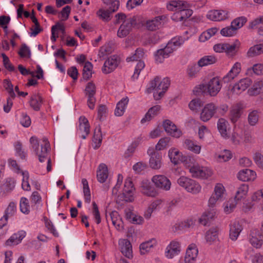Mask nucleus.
<instances>
[{
  "label": "nucleus",
  "mask_w": 263,
  "mask_h": 263,
  "mask_svg": "<svg viewBox=\"0 0 263 263\" xmlns=\"http://www.w3.org/2000/svg\"><path fill=\"white\" fill-rule=\"evenodd\" d=\"M163 126L165 131L173 137L178 138L182 135L181 131L177 128L176 125L170 120L163 121Z\"/></svg>",
  "instance_id": "ddd939ff"
},
{
  "label": "nucleus",
  "mask_w": 263,
  "mask_h": 263,
  "mask_svg": "<svg viewBox=\"0 0 263 263\" xmlns=\"http://www.w3.org/2000/svg\"><path fill=\"white\" fill-rule=\"evenodd\" d=\"M258 112L256 110L250 112L248 117V122L251 126H254L258 122Z\"/></svg>",
  "instance_id": "8fccbe9b"
},
{
  "label": "nucleus",
  "mask_w": 263,
  "mask_h": 263,
  "mask_svg": "<svg viewBox=\"0 0 263 263\" xmlns=\"http://www.w3.org/2000/svg\"><path fill=\"white\" fill-rule=\"evenodd\" d=\"M92 67V64L90 62H85L83 70V78L84 80L87 81L91 77Z\"/></svg>",
  "instance_id": "a18cd8bd"
},
{
  "label": "nucleus",
  "mask_w": 263,
  "mask_h": 263,
  "mask_svg": "<svg viewBox=\"0 0 263 263\" xmlns=\"http://www.w3.org/2000/svg\"><path fill=\"white\" fill-rule=\"evenodd\" d=\"M108 176V171L107 166L104 163L100 164L97 171V180L100 183H104Z\"/></svg>",
  "instance_id": "a878e982"
},
{
  "label": "nucleus",
  "mask_w": 263,
  "mask_h": 263,
  "mask_svg": "<svg viewBox=\"0 0 263 263\" xmlns=\"http://www.w3.org/2000/svg\"><path fill=\"white\" fill-rule=\"evenodd\" d=\"M171 138L170 137H164L159 140L158 143L155 146L156 151H161L165 148L168 145Z\"/></svg>",
  "instance_id": "603ef678"
},
{
  "label": "nucleus",
  "mask_w": 263,
  "mask_h": 263,
  "mask_svg": "<svg viewBox=\"0 0 263 263\" xmlns=\"http://www.w3.org/2000/svg\"><path fill=\"white\" fill-rule=\"evenodd\" d=\"M229 125L228 122L223 118H220L217 122V128L222 137L224 138H228L227 127Z\"/></svg>",
  "instance_id": "cd10ccee"
},
{
  "label": "nucleus",
  "mask_w": 263,
  "mask_h": 263,
  "mask_svg": "<svg viewBox=\"0 0 263 263\" xmlns=\"http://www.w3.org/2000/svg\"><path fill=\"white\" fill-rule=\"evenodd\" d=\"M43 142L44 145H40L39 141L36 137L32 136L30 139V142L32 144V147L36 155L38 156L39 160L41 162L45 161L47 158L48 153L50 149V143L48 139L46 137L43 138Z\"/></svg>",
  "instance_id": "20e7f679"
},
{
  "label": "nucleus",
  "mask_w": 263,
  "mask_h": 263,
  "mask_svg": "<svg viewBox=\"0 0 263 263\" xmlns=\"http://www.w3.org/2000/svg\"><path fill=\"white\" fill-rule=\"evenodd\" d=\"M217 58L213 55H206L201 58L198 61L199 66L203 67L213 64L217 62Z\"/></svg>",
  "instance_id": "79ce46f5"
},
{
  "label": "nucleus",
  "mask_w": 263,
  "mask_h": 263,
  "mask_svg": "<svg viewBox=\"0 0 263 263\" xmlns=\"http://www.w3.org/2000/svg\"><path fill=\"white\" fill-rule=\"evenodd\" d=\"M26 232L21 231L13 234L5 242L6 246L16 245L18 244L25 236Z\"/></svg>",
  "instance_id": "b1692460"
},
{
  "label": "nucleus",
  "mask_w": 263,
  "mask_h": 263,
  "mask_svg": "<svg viewBox=\"0 0 263 263\" xmlns=\"http://www.w3.org/2000/svg\"><path fill=\"white\" fill-rule=\"evenodd\" d=\"M221 85L217 78H214L211 79L208 84H200L196 86L194 89V92L196 95H199L200 93H208L212 97L217 95L220 91Z\"/></svg>",
  "instance_id": "7ed1b4c3"
},
{
  "label": "nucleus",
  "mask_w": 263,
  "mask_h": 263,
  "mask_svg": "<svg viewBox=\"0 0 263 263\" xmlns=\"http://www.w3.org/2000/svg\"><path fill=\"white\" fill-rule=\"evenodd\" d=\"M237 177L239 180L242 181L254 180L256 177V173L251 170L245 169L238 173Z\"/></svg>",
  "instance_id": "4be33fe9"
},
{
  "label": "nucleus",
  "mask_w": 263,
  "mask_h": 263,
  "mask_svg": "<svg viewBox=\"0 0 263 263\" xmlns=\"http://www.w3.org/2000/svg\"><path fill=\"white\" fill-rule=\"evenodd\" d=\"M102 140V138L101 127L99 126L95 129L93 136L92 141L95 143H96L95 146L93 147L95 149H97L100 146Z\"/></svg>",
  "instance_id": "58836bf2"
},
{
  "label": "nucleus",
  "mask_w": 263,
  "mask_h": 263,
  "mask_svg": "<svg viewBox=\"0 0 263 263\" xmlns=\"http://www.w3.org/2000/svg\"><path fill=\"white\" fill-rule=\"evenodd\" d=\"M128 102V99L127 97L123 98L120 101H119L116 106L115 115L116 116H121L123 115L125 107Z\"/></svg>",
  "instance_id": "7c9ffc66"
},
{
  "label": "nucleus",
  "mask_w": 263,
  "mask_h": 263,
  "mask_svg": "<svg viewBox=\"0 0 263 263\" xmlns=\"http://www.w3.org/2000/svg\"><path fill=\"white\" fill-rule=\"evenodd\" d=\"M252 80L248 78L240 80L236 83L232 89V91L236 94H239L247 89L252 84Z\"/></svg>",
  "instance_id": "2eb2a0df"
},
{
  "label": "nucleus",
  "mask_w": 263,
  "mask_h": 263,
  "mask_svg": "<svg viewBox=\"0 0 263 263\" xmlns=\"http://www.w3.org/2000/svg\"><path fill=\"white\" fill-rule=\"evenodd\" d=\"M180 154L179 151L175 148H172L168 151V157L171 162L175 165L178 164L180 161H182L180 159Z\"/></svg>",
  "instance_id": "37998d69"
},
{
  "label": "nucleus",
  "mask_w": 263,
  "mask_h": 263,
  "mask_svg": "<svg viewBox=\"0 0 263 263\" xmlns=\"http://www.w3.org/2000/svg\"><path fill=\"white\" fill-rule=\"evenodd\" d=\"M240 64L238 63H236L234 65L229 73H228L227 75L223 77L222 81L225 83H229L235 77H236L237 74L240 72Z\"/></svg>",
  "instance_id": "5701e85b"
},
{
  "label": "nucleus",
  "mask_w": 263,
  "mask_h": 263,
  "mask_svg": "<svg viewBox=\"0 0 263 263\" xmlns=\"http://www.w3.org/2000/svg\"><path fill=\"white\" fill-rule=\"evenodd\" d=\"M237 43H234L232 45L226 43L224 52L230 55H233L236 52V49L238 48L239 43L236 41Z\"/></svg>",
  "instance_id": "de8ad7c7"
},
{
  "label": "nucleus",
  "mask_w": 263,
  "mask_h": 263,
  "mask_svg": "<svg viewBox=\"0 0 263 263\" xmlns=\"http://www.w3.org/2000/svg\"><path fill=\"white\" fill-rule=\"evenodd\" d=\"M255 27L257 29V32L259 35L263 36V16L259 18H256L249 25L250 28H254Z\"/></svg>",
  "instance_id": "4c0bfd02"
},
{
  "label": "nucleus",
  "mask_w": 263,
  "mask_h": 263,
  "mask_svg": "<svg viewBox=\"0 0 263 263\" xmlns=\"http://www.w3.org/2000/svg\"><path fill=\"white\" fill-rule=\"evenodd\" d=\"M184 146L186 148L196 154H199L200 152V146L196 144L194 141L190 139L184 140Z\"/></svg>",
  "instance_id": "ea45409f"
},
{
  "label": "nucleus",
  "mask_w": 263,
  "mask_h": 263,
  "mask_svg": "<svg viewBox=\"0 0 263 263\" xmlns=\"http://www.w3.org/2000/svg\"><path fill=\"white\" fill-rule=\"evenodd\" d=\"M2 57L3 59V64L6 69L9 71H14V67L10 63L8 57L4 53H2Z\"/></svg>",
  "instance_id": "e2e57ef3"
},
{
  "label": "nucleus",
  "mask_w": 263,
  "mask_h": 263,
  "mask_svg": "<svg viewBox=\"0 0 263 263\" xmlns=\"http://www.w3.org/2000/svg\"><path fill=\"white\" fill-rule=\"evenodd\" d=\"M253 160L256 164L263 170V155L259 152H256L253 155Z\"/></svg>",
  "instance_id": "0e129e2a"
},
{
  "label": "nucleus",
  "mask_w": 263,
  "mask_h": 263,
  "mask_svg": "<svg viewBox=\"0 0 263 263\" xmlns=\"http://www.w3.org/2000/svg\"><path fill=\"white\" fill-rule=\"evenodd\" d=\"M208 19L213 21H220L228 18V12L224 10H212L206 15Z\"/></svg>",
  "instance_id": "f3484780"
},
{
  "label": "nucleus",
  "mask_w": 263,
  "mask_h": 263,
  "mask_svg": "<svg viewBox=\"0 0 263 263\" xmlns=\"http://www.w3.org/2000/svg\"><path fill=\"white\" fill-rule=\"evenodd\" d=\"M177 183L187 192L193 194H197L201 191V187L197 182L185 176L180 177L177 180Z\"/></svg>",
  "instance_id": "39448f33"
},
{
  "label": "nucleus",
  "mask_w": 263,
  "mask_h": 263,
  "mask_svg": "<svg viewBox=\"0 0 263 263\" xmlns=\"http://www.w3.org/2000/svg\"><path fill=\"white\" fill-rule=\"evenodd\" d=\"M18 54L22 58L27 57V58H30L31 57V51L29 48L25 44H23L20 50L18 52Z\"/></svg>",
  "instance_id": "bf43d9fd"
},
{
  "label": "nucleus",
  "mask_w": 263,
  "mask_h": 263,
  "mask_svg": "<svg viewBox=\"0 0 263 263\" xmlns=\"http://www.w3.org/2000/svg\"><path fill=\"white\" fill-rule=\"evenodd\" d=\"M20 208L21 211L24 214H28L30 212V205L28 199L25 197H22L20 200Z\"/></svg>",
  "instance_id": "864d4df0"
},
{
  "label": "nucleus",
  "mask_w": 263,
  "mask_h": 263,
  "mask_svg": "<svg viewBox=\"0 0 263 263\" xmlns=\"http://www.w3.org/2000/svg\"><path fill=\"white\" fill-rule=\"evenodd\" d=\"M141 192L145 195L149 197H155L158 192L155 188L148 181H143L141 185Z\"/></svg>",
  "instance_id": "aec40b11"
},
{
  "label": "nucleus",
  "mask_w": 263,
  "mask_h": 263,
  "mask_svg": "<svg viewBox=\"0 0 263 263\" xmlns=\"http://www.w3.org/2000/svg\"><path fill=\"white\" fill-rule=\"evenodd\" d=\"M242 230L241 226L238 222H234L230 225V237L232 240L237 239Z\"/></svg>",
  "instance_id": "c85d7f7f"
},
{
  "label": "nucleus",
  "mask_w": 263,
  "mask_h": 263,
  "mask_svg": "<svg viewBox=\"0 0 263 263\" xmlns=\"http://www.w3.org/2000/svg\"><path fill=\"white\" fill-rule=\"evenodd\" d=\"M147 154L150 156V167L153 169H159L162 164V156L161 153L156 151L154 147H149L147 150Z\"/></svg>",
  "instance_id": "6e6552de"
},
{
  "label": "nucleus",
  "mask_w": 263,
  "mask_h": 263,
  "mask_svg": "<svg viewBox=\"0 0 263 263\" xmlns=\"http://www.w3.org/2000/svg\"><path fill=\"white\" fill-rule=\"evenodd\" d=\"M201 66L198 64H194L191 66L188 69V74L190 77H195V75L199 71Z\"/></svg>",
  "instance_id": "774afa93"
},
{
  "label": "nucleus",
  "mask_w": 263,
  "mask_h": 263,
  "mask_svg": "<svg viewBox=\"0 0 263 263\" xmlns=\"http://www.w3.org/2000/svg\"><path fill=\"white\" fill-rule=\"evenodd\" d=\"M180 243L176 241H172L170 244L167 247L165 251V256L169 259H172L180 252Z\"/></svg>",
  "instance_id": "a211bd4d"
},
{
  "label": "nucleus",
  "mask_w": 263,
  "mask_h": 263,
  "mask_svg": "<svg viewBox=\"0 0 263 263\" xmlns=\"http://www.w3.org/2000/svg\"><path fill=\"white\" fill-rule=\"evenodd\" d=\"M241 115V108L238 105L233 107L229 114V119L233 123H236Z\"/></svg>",
  "instance_id": "473e14b6"
},
{
  "label": "nucleus",
  "mask_w": 263,
  "mask_h": 263,
  "mask_svg": "<svg viewBox=\"0 0 263 263\" xmlns=\"http://www.w3.org/2000/svg\"><path fill=\"white\" fill-rule=\"evenodd\" d=\"M118 64V57L117 55H111L105 62L102 70L104 73H110L116 69Z\"/></svg>",
  "instance_id": "4468645a"
},
{
  "label": "nucleus",
  "mask_w": 263,
  "mask_h": 263,
  "mask_svg": "<svg viewBox=\"0 0 263 263\" xmlns=\"http://www.w3.org/2000/svg\"><path fill=\"white\" fill-rule=\"evenodd\" d=\"M263 87V81H257L254 83L252 87L248 90L250 96H256L260 93L261 89Z\"/></svg>",
  "instance_id": "a19ab883"
},
{
  "label": "nucleus",
  "mask_w": 263,
  "mask_h": 263,
  "mask_svg": "<svg viewBox=\"0 0 263 263\" xmlns=\"http://www.w3.org/2000/svg\"><path fill=\"white\" fill-rule=\"evenodd\" d=\"M263 53V44L255 45L250 47L247 52V56L252 58Z\"/></svg>",
  "instance_id": "72a5a7b5"
},
{
  "label": "nucleus",
  "mask_w": 263,
  "mask_h": 263,
  "mask_svg": "<svg viewBox=\"0 0 263 263\" xmlns=\"http://www.w3.org/2000/svg\"><path fill=\"white\" fill-rule=\"evenodd\" d=\"M198 252V250L195 246H189L184 257L185 263H192L197 257Z\"/></svg>",
  "instance_id": "393cba45"
},
{
  "label": "nucleus",
  "mask_w": 263,
  "mask_h": 263,
  "mask_svg": "<svg viewBox=\"0 0 263 263\" xmlns=\"http://www.w3.org/2000/svg\"><path fill=\"white\" fill-rule=\"evenodd\" d=\"M205 239L209 244H212L218 239L217 228H212L206 232Z\"/></svg>",
  "instance_id": "c9c22d12"
},
{
  "label": "nucleus",
  "mask_w": 263,
  "mask_h": 263,
  "mask_svg": "<svg viewBox=\"0 0 263 263\" xmlns=\"http://www.w3.org/2000/svg\"><path fill=\"white\" fill-rule=\"evenodd\" d=\"M190 5L185 1H173L167 5V8L170 11H178L172 16L175 21H185L193 14V11L189 9Z\"/></svg>",
  "instance_id": "f257e3e1"
},
{
  "label": "nucleus",
  "mask_w": 263,
  "mask_h": 263,
  "mask_svg": "<svg viewBox=\"0 0 263 263\" xmlns=\"http://www.w3.org/2000/svg\"><path fill=\"white\" fill-rule=\"evenodd\" d=\"M96 92V86L92 82L87 83L85 89V93L86 96L87 97V105L89 108L93 109L95 108V105L96 99L95 95Z\"/></svg>",
  "instance_id": "1a4fd4ad"
},
{
  "label": "nucleus",
  "mask_w": 263,
  "mask_h": 263,
  "mask_svg": "<svg viewBox=\"0 0 263 263\" xmlns=\"http://www.w3.org/2000/svg\"><path fill=\"white\" fill-rule=\"evenodd\" d=\"M144 63L143 61L139 60L135 67L134 73L132 76V79L133 81L138 78L141 70L144 68Z\"/></svg>",
  "instance_id": "6e6d98bb"
},
{
  "label": "nucleus",
  "mask_w": 263,
  "mask_h": 263,
  "mask_svg": "<svg viewBox=\"0 0 263 263\" xmlns=\"http://www.w3.org/2000/svg\"><path fill=\"white\" fill-rule=\"evenodd\" d=\"M15 182L12 178H8L6 183L3 185L4 190L6 192L12 191L15 186Z\"/></svg>",
  "instance_id": "680f3d73"
},
{
  "label": "nucleus",
  "mask_w": 263,
  "mask_h": 263,
  "mask_svg": "<svg viewBox=\"0 0 263 263\" xmlns=\"http://www.w3.org/2000/svg\"><path fill=\"white\" fill-rule=\"evenodd\" d=\"M170 53V51L166 50L165 47L158 50L155 53V60L156 62L158 63H162L164 59L168 57Z\"/></svg>",
  "instance_id": "e433bc0d"
},
{
  "label": "nucleus",
  "mask_w": 263,
  "mask_h": 263,
  "mask_svg": "<svg viewBox=\"0 0 263 263\" xmlns=\"http://www.w3.org/2000/svg\"><path fill=\"white\" fill-rule=\"evenodd\" d=\"M248 189L249 187L247 184H242L241 185L236 192L235 200L238 201L245 198L248 192Z\"/></svg>",
  "instance_id": "c03bdc74"
},
{
  "label": "nucleus",
  "mask_w": 263,
  "mask_h": 263,
  "mask_svg": "<svg viewBox=\"0 0 263 263\" xmlns=\"http://www.w3.org/2000/svg\"><path fill=\"white\" fill-rule=\"evenodd\" d=\"M111 14L112 13L109 11L108 9H100L97 12V15L100 17V19L105 22H108L111 20Z\"/></svg>",
  "instance_id": "49530a36"
},
{
  "label": "nucleus",
  "mask_w": 263,
  "mask_h": 263,
  "mask_svg": "<svg viewBox=\"0 0 263 263\" xmlns=\"http://www.w3.org/2000/svg\"><path fill=\"white\" fill-rule=\"evenodd\" d=\"M106 220L108 221L109 218L112 224L118 230H120L123 228V222L121 218H120L119 213L116 211H112L109 213V216L106 215Z\"/></svg>",
  "instance_id": "412c9836"
},
{
  "label": "nucleus",
  "mask_w": 263,
  "mask_h": 263,
  "mask_svg": "<svg viewBox=\"0 0 263 263\" xmlns=\"http://www.w3.org/2000/svg\"><path fill=\"white\" fill-rule=\"evenodd\" d=\"M250 241L252 246L256 248H259L263 243V235L257 229H253L250 234Z\"/></svg>",
  "instance_id": "dca6fc26"
},
{
  "label": "nucleus",
  "mask_w": 263,
  "mask_h": 263,
  "mask_svg": "<svg viewBox=\"0 0 263 263\" xmlns=\"http://www.w3.org/2000/svg\"><path fill=\"white\" fill-rule=\"evenodd\" d=\"M247 22V18L244 16L238 17L234 19L231 22L232 27L236 29V31L238 29L241 28Z\"/></svg>",
  "instance_id": "09e8293b"
},
{
  "label": "nucleus",
  "mask_w": 263,
  "mask_h": 263,
  "mask_svg": "<svg viewBox=\"0 0 263 263\" xmlns=\"http://www.w3.org/2000/svg\"><path fill=\"white\" fill-rule=\"evenodd\" d=\"M16 209V208L15 203L13 202H10L9 205L5 210L4 217H5L6 219H8L9 217L12 216L14 214Z\"/></svg>",
  "instance_id": "5fc2aeb1"
},
{
  "label": "nucleus",
  "mask_w": 263,
  "mask_h": 263,
  "mask_svg": "<svg viewBox=\"0 0 263 263\" xmlns=\"http://www.w3.org/2000/svg\"><path fill=\"white\" fill-rule=\"evenodd\" d=\"M152 181L155 185L159 189L164 191H168L171 188V182L170 180L164 175H155L153 177Z\"/></svg>",
  "instance_id": "9d476101"
},
{
  "label": "nucleus",
  "mask_w": 263,
  "mask_h": 263,
  "mask_svg": "<svg viewBox=\"0 0 263 263\" xmlns=\"http://www.w3.org/2000/svg\"><path fill=\"white\" fill-rule=\"evenodd\" d=\"M119 244L123 255L128 258H132L133 257V251L130 241L127 239H120Z\"/></svg>",
  "instance_id": "6ab92c4d"
},
{
  "label": "nucleus",
  "mask_w": 263,
  "mask_h": 263,
  "mask_svg": "<svg viewBox=\"0 0 263 263\" xmlns=\"http://www.w3.org/2000/svg\"><path fill=\"white\" fill-rule=\"evenodd\" d=\"M224 191V187L221 184H217L214 189V193L213 194L216 196V198H218L219 200L221 199L223 196Z\"/></svg>",
  "instance_id": "338daca9"
},
{
  "label": "nucleus",
  "mask_w": 263,
  "mask_h": 263,
  "mask_svg": "<svg viewBox=\"0 0 263 263\" xmlns=\"http://www.w3.org/2000/svg\"><path fill=\"white\" fill-rule=\"evenodd\" d=\"M137 24V18L135 16L127 19L120 26L117 32L118 36L121 38L126 36Z\"/></svg>",
  "instance_id": "423d86ee"
},
{
  "label": "nucleus",
  "mask_w": 263,
  "mask_h": 263,
  "mask_svg": "<svg viewBox=\"0 0 263 263\" xmlns=\"http://www.w3.org/2000/svg\"><path fill=\"white\" fill-rule=\"evenodd\" d=\"M160 107L159 105H155L150 108L144 117L142 119L141 122L144 123L147 121H150L154 116L157 115L158 111L160 109Z\"/></svg>",
  "instance_id": "f704fd0d"
},
{
  "label": "nucleus",
  "mask_w": 263,
  "mask_h": 263,
  "mask_svg": "<svg viewBox=\"0 0 263 263\" xmlns=\"http://www.w3.org/2000/svg\"><path fill=\"white\" fill-rule=\"evenodd\" d=\"M184 41L181 37H178L177 39L174 38L172 39L166 46L165 47L166 50L170 51V53H172L174 50H176L179 47H180Z\"/></svg>",
  "instance_id": "2f4dec72"
},
{
  "label": "nucleus",
  "mask_w": 263,
  "mask_h": 263,
  "mask_svg": "<svg viewBox=\"0 0 263 263\" xmlns=\"http://www.w3.org/2000/svg\"><path fill=\"white\" fill-rule=\"evenodd\" d=\"M22 175H23V179L22 184V187L23 189L25 191H30L31 188L28 182L29 174L28 173H25L22 172Z\"/></svg>",
  "instance_id": "69168bd1"
},
{
  "label": "nucleus",
  "mask_w": 263,
  "mask_h": 263,
  "mask_svg": "<svg viewBox=\"0 0 263 263\" xmlns=\"http://www.w3.org/2000/svg\"><path fill=\"white\" fill-rule=\"evenodd\" d=\"M215 214L216 212L213 209L205 212L199 219V222L203 226L208 225L209 222L214 218Z\"/></svg>",
  "instance_id": "c756f323"
},
{
  "label": "nucleus",
  "mask_w": 263,
  "mask_h": 263,
  "mask_svg": "<svg viewBox=\"0 0 263 263\" xmlns=\"http://www.w3.org/2000/svg\"><path fill=\"white\" fill-rule=\"evenodd\" d=\"M189 172L192 174V176L195 178H200L206 179L212 176V171L206 167H203L198 165H193L189 167Z\"/></svg>",
  "instance_id": "0eeeda50"
},
{
  "label": "nucleus",
  "mask_w": 263,
  "mask_h": 263,
  "mask_svg": "<svg viewBox=\"0 0 263 263\" xmlns=\"http://www.w3.org/2000/svg\"><path fill=\"white\" fill-rule=\"evenodd\" d=\"M220 33L224 36H232L236 34V29L232 27L231 25L230 26L222 28L220 31Z\"/></svg>",
  "instance_id": "3c124183"
},
{
  "label": "nucleus",
  "mask_w": 263,
  "mask_h": 263,
  "mask_svg": "<svg viewBox=\"0 0 263 263\" xmlns=\"http://www.w3.org/2000/svg\"><path fill=\"white\" fill-rule=\"evenodd\" d=\"M216 105L213 103L206 104L200 113V119L203 122L210 120L216 114Z\"/></svg>",
  "instance_id": "9b49d317"
},
{
  "label": "nucleus",
  "mask_w": 263,
  "mask_h": 263,
  "mask_svg": "<svg viewBox=\"0 0 263 263\" xmlns=\"http://www.w3.org/2000/svg\"><path fill=\"white\" fill-rule=\"evenodd\" d=\"M135 190L132 179L130 178L125 181L123 191V200L126 202H132L134 200L133 191Z\"/></svg>",
  "instance_id": "f8f14e48"
},
{
  "label": "nucleus",
  "mask_w": 263,
  "mask_h": 263,
  "mask_svg": "<svg viewBox=\"0 0 263 263\" xmlns=\"http://www.w3.org/2000/svg\"><path fill=\"white\" fill-rule=\"evenodd\" d=\"M160 25V22L158 19L152 20L147 21L146 27L148 30L155 31L158 28Z\"/></svg>",
  "instance_id": "4d7b16f0"
},
{
  "label": "nucleus",
  "mask_w": 263,
  "mask_h": 263,
  "mask_svg": "<svg viewBox=\"0 0 263 263\" xmlns=\"http://www.w3.org/2000/svg\"><path fill=\"white\" fill-rule=\"evenodd\" d=\"M152 241L153 240H151L147 242H143L140 245L139 249L141 254H144L150 250L151 248L153 246L152 243Z\"/></svg>",
  "instance_id": "052dcab7"
},
{
  "label": "nucleus",
  "mask_w": 263,
  "mask_h": 263,
  "mask_svg": "<svg viewBox=\"0 0 263 263\" xmlns=\"http://www.w3.org/2000/svg\"><path fill=\"white\" fill-rule=\"evenodd\" d=\"M43 103V99L39 94L34 93L30 97V106L35 111L40 110Z\"/></svg>",
  "instance_id": "bb28decb"
},
{
  "label": "nucleus",
  "mask_w": 263,
  "mask_h": 263,
  "mask_svg": "<svg viewBox=\"0 0 263 263\" xmlns=\"http://www.w3.org/2000/svg\"><path fill=\"white\" fill-rule=\"evenodd\" d=\"M202 105L201 101L200 99H193L189 104V107L192 111H198Z\"/></svg>",
  "instance_id": "13d9d810"
},
{
  "label": "nucleus",
  "mask_w": 263,
  "mask_h": 263,
  "mask_svg": "<svg viewBox=\"0 0 263 263\" xmlns=\"http://www.w3.org/2000/svg\"><path fill=\"white\" fill-rule=\"evenodd\" d=\"M150 86L146 89L147 93L155 90L153 96L155 100H160L164 95L170 85V81L168 78H164L161 81V78L156 76L149 83Z\"/></svg>",
  "instance_id": "f03ea898"
}]
</instances>
